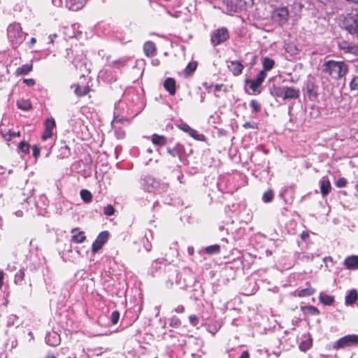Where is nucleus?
Here are the masks:
<instances>
[{"mask_svg":"<svg viewBox=\"0 0 358 358\" xmlns=\"http://www.w3.org/2000/svg\"><path fill=\"white\" fill-rule=\"evenodd\" d=\"M348 70V65L345 62L331 59L324 62L322 71L332 79L338 80L345 76Z\"/></svg>","mask_w":358,"mask_h":358,"instance_id":"nucleus-1","label":"nucleus"},{"mask_svg":"<svg viewBox=\"0 0 358 358\" xmlns=\"http://www.w3.org/2000/svg\"><path fill=\"white\" fill-rule=\"evenodd\" d=\"M27 36V34L22 31L19 23H11L7 28L8 39L14 48L22 43Z\"/></svg>","mask_w":358,"mask_h":358,"instance_id":"nucleus-2","label":"nucleus"},{"mask_svg":"<svg viewBox=\"0 0 358 358\" xmlns=\"http://www.w3.org/2000/svg\"><path fill=\"white\" fill-rule=\"evenodd\" d=\"M252 0H224L222 5V12L226 14L238 13L245 10L247 5L250 3Z\"/></svg>","mask_w":358,"mask_h":358,"instance_id":"nucleus-3","label":"nucleus"},{"mask_svg":"<svg viewBox=\"0 0 358 358\" xmlns=\"http://www.w3.org/2000/svg\"><path fill=\"white\" fill-rule=\"evenodd\" d=\"M358 344V335L348 334L338 340H337L333 345L332 349L339 350L344 349L349 347H352Z\"/></svg>","mask_w":358,"mask_h":358,"instance_id":"nucleus-4","label":"nucleus"},{"mask_svg":"<svg viewBox=\"0 0 358 358\" xmlns=\"http://www.w3.org/2000/svg\"><path fill=\"white\" fill-rule=\"evenodd\" d=\"M229 38V32L226 27H220L210 34V43L213 47L219 45Z\"/></svg>","mask_w":358,"mask_h":358,"instance_id":"nucleus-5","label":"nucleus"},{"mask_svg":"<svg viewBox=\"0 0 358 358\" xmlns=\"http://www.w3.org/2000/svg\"><path fill=\"white\" fill-rule=\"evenodd\" d=\"M289 10L287 7L282 6L275 9L272 13L273 20L280 26H282L287 22Z\"/></svg>","mask_w":358,"mask_h":358,"instance_id":"nucleus-6","label":"nucleus"},{"mask_svg":"<svg viewBox=\"0 0 358 358\" xmlns=\"http://www.w3.org/2000/svg\"><path fill=\"white\" fill-rule=\"evenodd\" d=\"M345 29L352 35L358 34V15L352 14L345 19Z\"/></svg>","mask_w":358,"mask_h":358,"instance_id":"nucleus-7","label":"nucleus"},{"mask_svg":"<svg viewBox=\"0 0 358 358\" xmlns=\"http://www.w3.org/2000/svg\"><path fill=\"white\" fill-rule=\"evenodd\" d=\"M266 76H267V74L266 72H264V71H260L255 79H252V80L247 79V80H245V83L250 85V88L254 92L260 93V91L259 90V87L264 82Z\"/></svg>","mask_w":358,"mask_h":358,"instance_id":"nucleus-8","label":"nucleus"},{"mask_svg":"<svg viewBox=\"0 0 358 358\" xmlns=\"http://www.w3.org/2000/svg\"><path fill=\"white\" fill-rule=\"evenodd\" d=\"M338 48L345 53H350L353 55H358V45L348 43L345 41H342L338 43Z\"/></svg>","mask_w":358,"mask_h":358,"instance_id":"nucleus-9","label":"nucleus"},{"mask_svg":"<svg viewBox=\"0 0 358 358\" xmlns=\"http://www.w3.org/2000/svg\"><path fill=\"white\" fill-rule=\"evenodd\" d=\"M343 266L348 270L358 269V256L353 255L347 257L343 261Z\"/></svg>","mask_w":358,"mask_h":358,"instance_id":"nucleus-10","label":"nucleus"},{"mask_svg":"<svg viewBox=\"0 0 358 358\" xmlns=\"http://www.w3.org/2000/svg\"><path fill=\"white\" fill-rule=\"evenodd\" d=\"M143 186L148 192H152L158 185V182L152 176H147L143 179Z\"/></svg>","mask_w":358,"mask_h":358,"instance_id":"nucleus-11","label":"nucleus"},{"mask_svg":"<svg viewBox=\"0 0 358 358\" xmlns=\"http://www.w3.org/2000/svg\"><path fill=\"white\" fill-rule=\"evenodd\" d=\"M45 343L50 346H57L60 343V336L55 331L49 332L46 334Z\"/></svg>","mask_w":358,"mask_h":358,"instance_id":"nucleus-12","label":"nucleus"},{"mask_svg":"<svg viewBox=\"0 0 358 358\" xmlns=\"http://www.w3.org/2000/svg\"><path fill=\"white\" fill-rule=\"evenodd\" d=\"M87 0H66V6L71 10L76 11L81 9Z\"/></svg>","mask_w":358,"mask_h":358,"instance_id":"nucleus-13","label":"nucleus"},{"mask_svg":"<svg viewBox=\"0 0 358 358\" xmlns=\"http://www.w3.org/2000/svg\"><path fill=\"white\" fill-rule=\"evenodd\" d=\"M320 193L322 197H325L331 190L330 181L324 177L320 180Z\"/></svg>","mask_w":358,"mask_h":358,"instance_id":"nucleus-14","label":"nucleus"},{"mask_svg":"<svg viewBox=\"0 0 358 358\" xmlns=\"http://www.w3.org/2000/svg\"><path fill=\"white\" fill-rule=\"evenodd\" d=\"M299 96V90L294 87L285 86L284 100L296 99Z\"/></svg>","mask_w":358,"mask_h":358,"instance_id":"nucleus-15","label":"nucleus"},{"mask_svg":"<svg viewBox=\"0 0 358 358\" xmlns=\"http://www.w3.org/2000/svg\"><path fill=\"white\" fill-rule=\"evenodd\" d=\"M228 68L234 76H238L243 71V65L238 61H231L228 65Z\"/></svg>","mask_w":358,"mask_h":358,"instance_id":"nucleus-16","label":"nucleus"},{"mask_svg":"<svg viewBox=\"0 0 358 358\" xmlns=\"http://www.w3.org/2000/svg\"><path fill=\"white\" fill-rule=\"evenodd\" d=\"M164 87L171 95L176 94V81L172 78H167L164 82Z\"/></svg>","mask_w":358,"mask_h":358,"instance_id":"nucleus-17","label":"nucleus"},{"mask_svg":"<svg viewBox=\"0 0 358 358\" xmlns=\"http://www.w3.org/2000/svg\"><path fill=\"white\" fill-rule=\"evenodd\" d=\"M156 47L153 42L147 41L144 43L143 51L147 57H151L155 55L156 52Z\"/></svg>","mask_w":358,"mask_h":358,"instance_id":"nucleus-18","label":"nucleus"},{"mask_svg":"<svg viewBox=\"0 0 358 358\" xmlns=\"http://www.w3.org/2000/svg\"><path fill=\"white\" fill-rule=\"evenodd\" d=\"M358 298V293L356 289L350 290L345 296V303L346 305H352Z\"/></svg>","mask_w":358,"mask_h":358,"instance_id":"nucleus-19","label":"nucleus"},{"mask_svg":"<svg viewBox=\"0 0 358 358\" xmlns=\"http://www.w3.org/2000/svg\"><path fill=\"white\" fill-rule=\"evenodd\" d=\"M350 92L358 96V76H353L349 82Z\"/></svg>","mask_w":358,"mask_h":358,"instance_id":"nucleus-20","label":"nucleus"},{"mask_svg":"<svg viewBox=\"0 0 358 358\" xmlns=\"http://www.w3.org/2000/svg\"><path fill=\"white\" fill-rule=\"evenodd\" d=\"M152 142L155 145L162 146L166 143V138L155 134L152 136Z\"/></svg>","mask_w":358,"mask_h":358,"instance_id":"nucleus-21","label":"nucleus"},{"mask_svg":"<svg viewBox=\"0 0 358 358\" xmlns=\"http://www.w3.org/2000/svg\"><path fill=\"white\" fill-rule=\"evenodd\" d=\"M284 92H285V86L283 87H276L273 86V89L271 90V94L275 98H281L284 100Z\"/></svg>","mask_w":358,"mask_h":358,"instance_id":"nucleus-22","label":"nucleus"},{"mask_svg":"<svg viewBox=\"0 0 358 358\" xmlns=\"http://www.w3.org/2000/svg\"><path fill=\"white\" fill-rule=\"evenodd\" d=\"M32 70L31 64H24L16 69L15 74L17 76H24L28 74Z\"/></svg>","mask_w":358,"mask_h":358,"instance_id":"nucleus-23","label":"nucleus"},{"mask_svg":"<svg viewBox=\"0 0 358 358\" xmlns=\"http://www.w3.org/2000/svg\"><path fill=\"white\" fill-rule=\"evenodd\" d=\"M263 70L264 72L267 71H270L272 69L275 65V62L273 59L269 57H264L262 61Z\"/></svg>","mask_w":358,"mask_h":358,"instance_id":"nucleus-24","label":"nucleus"},{"mask_svg":"<svg viewBox=\"0 0 358 358\" xmlns=\"http://www.w3.org/2000/svg\"><path fill=\"white\" fill-rule=\"evenodd\" d=\"M17 106L23 110H28L31 108V104L28 99H20L17 101Z\"/></svg>","mask_w":358,"mask_h":358,"instance_id":"nucleus-25","label":"nucleus"},{"mask_svg":"<svg viewBox=\"0 0 358 358\" xmlns=\"http://www.w3.org/2000/svg\"><path fill=\"white\" fill-rule=\"evenodd\" d=\"M284 48L290 55H296L299 51L297 47L292 43H285Z\"/></svg>","mask_w":358,"mask_h":358,"instance_id":"nucleus-26","label":"nucleus"},{"mask_svg":"<svg viewBox=\"0 0 358 358\" xmlns=\"http://www.w3.org/2000/svg\"><path fill=\"white\" fill-rule=\"evenodd\" d=\"M312 338H308L307 339L302 341L299 344V349L303 352H306L312 346Z\"/></svg>","mask_w":358,"mask_h":358,"instance_id":"nucleus-27","label":"nucleus"},{"mask_svg":"<svg viewBox=\"0 0 358 358\" xmlns=\"http://www.w3.org/2000/svg\"><path fill=\"white\" fill-rule=\"evenodd\" d=\"M56 127V123L54 118H48L45 122V130L53 132V129Z\"/></svg>","mask_w":358,"mask_h":358,"instance_id":"nucleus-28","label":"nucleus"},{"mask_svg":"<svg viewBox=\"0 0 358 358\" xmlns=\"http://www.w3.org/2000/svg\"><path fill=\"white\" fill-rule=\"evenodd\" d=\"M109 236V233L107 231H101L96 238V241L102 244L103 245L107 241Z\"/></svg>","mask_w":358,"mask_h":358,"instance_id":"nucleus-29","label":"nucleus"},{"mask_svg":"<svg viewBox=\"0 0 358 358\" xmlns=\"http://www.w3.org/2000/svg\"><path fill=\"white\" fill-rule=\"evenodd\" d=\"M205 251L208 255L218 254L220 251V246L219 245H213L206 248Z\"/></svg>","mask_w":358,"mask_h":358,"instance_id":"nucleus-30","label":"nucleus"},{"mask_svg":"<svg viewBox=\"0 0 358 358\" xmlns=\"http://www.w3.org/2000/svg\"><path fill=\"white\" fill-rule=\"evenodd\" d=\"M320 301L324 305H331L334 302V298L327 294H320Z\"/></svg>","mask_w":358,"mask_h":358,"instance_id":"nucleus-31","label":"nucleus"},{"mask_svg":"<svg viewBox=\"0 0 358 358\" xmlns=\"http://www.w3.org/2000/svg\"><path fill=\"white\" fill-rule=\"evenodd\" d=\"M273 196H274V193H273V191L271 190V189H269L266 192H265L264 194H263V196H262V201L264 202V203H269L271 201H273Z\"/></svg>","mask_w":358,"mask_h":358,"instance_id":"nucleus-32","label":"nucleus"},{"mask_svg":"<svg viewBox=\"0 0 358 358\" xmlns=\"http://www.w3.org/2000/svg\"><path fill=\"white\" fill-rule=\"evenodd\" d=\"M80 196L82 198V199L86 202V203H89L92 200V194L90 191L87 190V189H82L80 191Z\"/></svg>","mask_w":358,"mask_h":358,"instance_id":"nucleus-33","label":"nucleus"},{"mask_svg":"<svg viewBox=\"0 0 358 358\" xmlns=\"http://www.w3.org/2000/svg\"><path fill=\"white\" fill-rule=\"evenodd\" d=\"M3 137L5 138L6 141H10L11 139L18 137L20 136V133L19 131H11L10 130H8L6 134L1 133Z\"/></svg>","mask_w":358,"mask_h":358,"instance_id":"nucleus-34","label":"nucleus"},{"mask_svg":"<svg viewBox=\"0 0 358 358\" xmlns=\"http://www.w3.org/2000/svg\"><path fill=\"white\" fill-rule=\"evenodd\" d=\"M71 155L70 148L67 145H64L62 146L60 148V154L59 156L61 158H67Z\"/></svg>","mask_w":358,"mask_h":358,"instance_id":"nucleus-35","label":"nucleus"},{"mask_svg":"<svg viewBox=\"0 0 358 358\" xmlns=\"http://www.w3.org/2000/svg\"><path fill=\"white\" fill-rule=\"evenodd\" d=\"M86 239L85 236L83 231L78 233L77 234H74L72 236V241L75 243H81L84 242Z\"/></svg>","mask_w":358,"mask_h":358,"instance_id":"nucleus-36","label":"nucleus"},{"mask_svg":"<svg viewBox=\"0 0 358 358\" xmlns=\"http://www.w3.org/2000/svg\"><path fill=\"white\" fill-rule=\"evenodd\" d=\"M189 134L193 137L194 139L196 140H198V141H204L206 137L203 134H199L196 130H194V129H192L189 132Z\"/></svg>","mask_w":358,"mask_h":358,"instance_id":"nucleus-37","label":"nucleus"},{"mask_svg":"<svg viewBox=\"0 0 358 358\" xmlns=\"http://www.w3.org/2000/svg\"><path fill=\"white\" fill-rule=\"evenodd\" d=\"M313 292H314V289L313 288L308 287V288L301 289L299 292L298 295L300 297L308 296L312 295L313 294Z\"/></svg>","mask_w":358,"mask_h":358,"instance_id":"nucleus-38","label":"nucleus"},{"mask_svg":"<svg viewBox=\"0 0 358 358\" xmlns=\"http://www.w3.org/2000/svg\"><path fill=\"white\" fill-rule=\"evenodd\" d=\"M24 278V272L22 269L19 270L15 275V282L20 284Z\"/></svg>","mask_w":358,"mask_h":358,"instance_id":"nucleus-39","label":"nucleus"},{"mask_svg":"<svg viewBox=\"0 0 358 358\" xmlns=\"http://www.w3.org/2000/svg\"><path fill=\"white\" fill-rule=\"evenodd\" d=\"M250 106L255 113H258L261 110V104L257 100H251Z\"/></svg>","mask_w":358,"mask_h":358,"instance_id":"nucleus-40","label":"nucleus"},{"mask_svg":"<svg viewBox=\"0 0 358 358\" xmlns=\"http://www.w3.org/2000/svg\"><path fill=\"white\" fill-rule=\"evenodd\" d=\"M196 63L190 62L186 66V68L185 69V72L187 75L190 74L196 70Z\"/></svg>","mask_w":358,"mask_h":358,"instance_id":"nucleus-41","label":"nucleus"},{"mask_svg":"<svg viewBox=\"0 0 358 358\" xmlns=\"http://www.w3.org/2000/svg\"><path fill=\"white\" fill-rule=\"evenodd\" d=\"M305 310H306V313L312 315H318L320 314L319 310L317 308L312 306L305 307Z\"/></svg>","mask_w":358,"mask_h":358,"instance_id":"nucleus-42","label":"nucleus"},{"mask_svg":"<svg viewBox=\"0 0 358 358\" xmlns=\"http://www.w3.org/2000/svg\"><path fill=\"white\" fill-rule=\"evenodd\" d=\"M18 148L25 154L29 153V145L24 141H21L19 143Z\"/></svg>","mask_w":358,"mask_h":358,"instance_id":"nucleus-43","label":"nucleus"},{"mask_svg":"<svg viewBox=\"0 0 358 358\" xmlns=\"http://www.w3.org/2000/svg\"><path fill=\"white\" fill-rule=\"evenodd\" d=\"M114 213H115V209H114L113 206L110 204L107 205L103 209V213L106 215L111 216L114 214Z\"/></svg>","mask_w":358,"mask_h":358,"instance_id":"nucleus-44","label":"nucleus"},{"mask_svg":"<svg viewBox=\"0 0 358 358\" xmlns=\"http://www.w3.org/2000/svg\"><path fill=\"white\" fill-rule=\"evenodd\" d=\"M88 90L86 88L81 89L78 85L76 87L75 94L79 96H85L87 94Z\"/></svg>","mask_w":358,"mask_h":358,"instance_id":"nucleus-45","label":"nucleus"},{"mask_svg":"<svg viewBox=\"0 0 358 358\" xmlns=\"http://www.w3.org/2000/svg\"><path fill=\"white\" fill-rule=\"evenodd\" d=\"M120 318V313L117 310L113 311L111 313V322L113 324L117 323Z\"/></svg>","mask_w":358,"mask_h":358,"instance_id":"nucleus-46","label":"nucleus"},{"mask_svg":"<svg viewBox=\"0 0 358 358\" xmlns=\"http://www.w3.org/2000/svg\"><path fill=\"white\" fill-rule=\"evenodd\" d=\"M103 245L96 241V240L92 243V251L93 253H96L102 248Z\"/></svg>","mask_w":358,"mask_h":358,"instance_id":"nucleus-47","label":"nucleus"},{"mask_svg":"<svg viewBox=\"0 0 358 358\" xmlns=\"http://www.w3.org/2000/svg\"><path fill=\"white\" fill-rule=\"evenodd\" d=\"M180 324V321L177 317L174 316L171 318L170 322V326L173 327H178Z\"/></svg>","mask_w":358,"mask_h":358,"instance_id":"nucleus-48","label":"nucleus"},{"mask_svg":"<svg viewBox=\"0 0 358 358\" xmlns=\"http://www.w3.org/2000/svg\"><path fill=\"white\" fill-rule=\"evenodd\" d=\"M347 184V180L345 178H340L336 182L338 187H344Z\"/></svg>","mask_w":358,"mask_h":358,"instance_id":"nucleus-49","label":"nucleus"},{"mask_svg":"<svg viewBox=\"0 0 358 358\" xmlns=\"http://www.w3.org/2000/svg\"><path fill=\"white\" fill-rule=\"evenodd\" d=\"M53 132L45 130L42 136V138L43 141H46L47 139L51 138Z\"/></svg>","mask_w":358,"mask_h":358,"instance_id":"nucleus-50","label":"nucleus"},{"mask_svg":"<svg viewBox=\"0 0 358 358\" xmlns=\"http://www.w3.org/2000/svg\"><path fill=\"white\" fill-rule=\"evenodd\" d=\"M243 127L245 129H255L257 128V126L255 123H252L250 122H246L243 124Z\"/></svg>","mask_w":358,"mask_h":358,"instance_id":"nucleus-51","label":"nucleus"},{"mask_svg":"<svg viewBox=\"0 0 358 358\" xmlns=\"http://www.w3.org/2000/svg\"><path fill=\"white\" fill-rule=\"evenodd\" d=\"M189 322L193 325L196 326L198 324V318L196 315H190L189 317Z\"/></svg>","mask_w":358,"mask_h":358,"instance_id":"nucleus-52","label":"nucleus"},{"mask_svg":"<svg viewBox=\"0 0 358 358\" xmlns=\"http://www.w3.org/2000/svg\"><path fill=\"white\" fill-rule=\"evenodd\" d=\"M167 152L173 157H176L178 155V151L176 148H167Z\"/></svg>","mask_w":358,"mask_h":358,"instance_id":"nucleus-53","label":"nucleus"},{"mask_svg":"<svg viewBox=\"0 0 358 358\" xmlns=\"http://www.w3.org/2000/svg\"><path fill=\"white\" fill-rule=\"evenodd\" d=\"M40 155V150L36 145L33 147V155L35 158H37Z\"/></svg>","mask_w":358,"mask_h":358,"instance_id":"nucleus-54","label":"nucleus"},{"mask_svg":"<svg viewBox=\"0 0 358 358\" xmlns=\"http://www.w3.org/2000/svg\"><path fill=\"white\" fill-rule=\"evenodd\" d=\"M185 310V307L182 305H178L175 309L174 311L177 313H182Z\"/></svg>","mask_w":358,"mask_h":358,"instance_id":"nucleus-55","label":"nucleus"},{"mask_svg":"<svg viewBox=\"0 0 358 358\" xmlns=\"http://www.w3.org/2000/svg\"><path fill=\"white\" fill-rule=\"evenodd\" d=\"M180 128H181L182 130H183L184 131H185V132H187L188 134H189V131L192 129L189 125H187V124H182Z\"/></svg>","mask_w":358,"mask_h":358,"instance_id":"nucleus-56","label":"nucleus"},{"mask_svg":"<svg viewBox=\"0 0 358 358\" xmlns=\"http://www.w3.org/2000/svg\"><path fill=\"white\" fill-rule=\"evenodd\" d=\"M23 82L27 84L28 86H33L35 84V81L34 79H24Z\"/></svg>","mask_w":358,"mask_h":358,"instance_id":"nucleus-57","label":"nucleus"},{"mask_svg":"<svg viewBox=\"0 0 358 358\" xmlns=\"http://www.w3.org/2000/svg\"><path fill=\"white\" fill-rule=\"evenodd\" d=\"M57 35L56 34H50L49 36H48V43L50 44H53L54 43V41H55V38H57Z\"/></svg>","mask_w":358,"mask_h":358,"instance_id":"nucleus-58","label":"nucleus"},{"mask_svg":"<svg viewBox=\"0 0 358 358\" xmlns=\"http://www.w3.org/2000/svg\"><path fill=\"white\" fill-rule=\"evenodd\" d=\"M224 85L223 84H216L214 86V91L215 92H219L223 90Z\"/></svg>","mask_w":358,"mask_h":358,"instance_id":"nucleus-59","label":"nucleus"},{"mask_svg":"<svg viewBox=\"0 0 358 358\" xmlns=\"http://www.w3.org/2000/svg\"><path fill=\"white\" fill-rule=\"evenodd\" d=\"M36 42V39L32 37L30 41L27 43V45L29 48H31Z\"/></svg>","mask_w":358,"mask_h":358,"instance_id":"nucleus-60","label":"nucleus"},{"mask_svg":"<svg viewBox=\"0 0 358 358\" xmlns=\"http://www.w3.org/2000/svg\"><path fill=\"white\" fill-rule=\"evenodd\" d=\"M4 273L3 271H0V289L2 287L3 282Z\"/></svg>","mask_w":358,"mask_h":358,"instance_id":"nucleus-61","label":"nucleus"},{"mask_svg":"<svg viewBox=\"0 0 358 358\" xmlns=\"http://www.w3.org/2000/svg\"><path fill=\"white\" fill-rule=\"evenodd\" d=\"M52 1L55 6H60L62 3V0H52Z\"/></svg>","mask_w":358,"mask_h":358,"instance_id":"nucleus-62","label":"nucleus"},{"mask_svg":"<svg viewBox=\"0 0 358 358\" xmlns=\"http://www.w3.org/2000/svg\"><path fill=\"white\" fill-rule=\"evenodd\" d=\"M239 358H249V353L248 351H244Z\"/></svg>","mask_w":358,"mask_h":358,"instance_id":"nucleus-63","label":"nucleus"},{"mask_svg":"<svg viewBox=\"0 0 358 358\" xmlns=\"http://www.w3.org/2000/svg\"><path fill=\"white\" fill-rule=\"evenodd\" d=\"M187 252L189 255H192L194 253V248L192 246H189L187 248Z\"/></svg>","mask_w":358,"mask_h":358,"instance_id":"nucleus-64","label":"nucleus"}]
</instances>
